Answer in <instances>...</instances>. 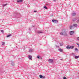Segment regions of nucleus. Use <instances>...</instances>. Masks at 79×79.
Wrapping results in <instances>:
<instances>
[{"instance_id":"f257e3e1","label":"nucleus","mask_w":79,"mask_h":79,"mask_svg":"<svg viewBox=\"0 0 79 79\" xmlns=\"http://www.w3.org/2000/svg\"><path fill=\"white\" fill-rule=\"evenodd\" d=\"M52 22L54 23H57L58 22V21L57 20H54V19L52 20Z\"/></svg>"},{"instance_id":"f03ea898","label":"nucleus","mask_w":79,"mask_h":79,"mask_svg":"<svg viewBox=\"0 0 79 79\" xmlns=\"http://www.w3.org/2000/svg\"><path fill=\"white\" fill-rule=\"evenodd\" d=\"M64 35H65V36H67L68 35L67 34V31H66V30H64V32H63Z\"/></svg>"},{"instance_id":"7ed1b4c3","label":"nucleus","mask_w":79,"mask_h":79,"mask_svg":"<svg viewBox=\"0 0 79 79\" xmlns=\"http://www.w3.org/2000/svg\"><path fill=\"white\" fill-rule=\"evenodd\" d=\"M53 61V59H49L48 62H49V63H52Z\"/></svg>"},{"instance_id":"20e7f679","label":"nucleus","mask_w":79,"mask_h":79,"mask_svg":"<svg viewBox=\"0 0 79 79\" xmlns=\"http://www.w3.org/2000/svg\"><path fill=\"white\" fill-rule=\"evenodd\" d=\"M74 31H70L69 34L70 35H73L74 34Z\"/></svg>"},{"instance_id":"39448f33","label":"nucleus","mask_w":79,"mask_h":79,"mask_svg":"<svg viewBox=\"0 0 79 79\" xmlns=\"http://www.w3.org/2000/svg\"><path fill=\"white\" fill-rule=\"evenodd\" d=\"M39 76L40 78H43V79H44V78H45V77L43 76H42V75H39Z\"/></svg>"},{"instance_id":"423d86ee","label":"nucleus","mask_w":79,"mask_h":79,"mask_svg":"<svg viewBox=\"0 0 79 79\" xmlns=\"http://www.w3.org/2000/svg\"><path fill=\"white\" fill-rule=\"evenodd\" d=\"M37 33L38 34H42V33H43V32L42 31H38L37 32Z\"/></svg>"},{"instance_id":"0eeeda50","label":"nucleus","mask_w":79,"mask_h":79,"mask_svg":"<svg viewBox=\"0 0 79 79\" xmlns=\"http://www.w3.org/2000/svg\"><path fill=\"white\" fill-rule=\"evenodd\" d=\"M28 56H29L28 58H29V60H32V56L29 55Z\"/></svg>"},{"instance_id":"6e6552de","label":"nucleus","mask_w":79,"mask_h":79,"mask_svg":"<svg viewBox=\"0 0 79 79\" xmlns=\"http://www.w3.org/2000/svg\"><path fill=\"white\" fill-rule=\"evenodd\" d=\"M76 15V13H72L71 14V16H75V15Z\"/></svg>"},{"instance_id":"1a4fd4ad","label":"nucleus","mask_w":79,"mask_h":79,"mask_svg":"<svg viewBox=\"0 0 79 79\" xmlns=\"http://www.w3.org/2000/svg\"><path fill=\"white\" fill-rule=\"evenodd\" d=\"M66 48L67 49H70V45H68L66 47Z\"/></svg>"},{"instance_id":"9d476101","label":"nucleus","mask_w":79,"mask_h":79,"mask_svg":"<svg viewBox=\"0 0 79 79\" xmlns=\"http://www.w3.org/2000/svg\"><path fill=\"white\" fill-rule=\"evenodd\" d=\"M73 26H74V27H77V25L76 24H73Z\"/></svg>"},{"instance_id":"9b49d317","label":"nucleus","mask_w":79,"mask_h":79,"mask_svg":"<svg viewBox=\"0 0 79 79\" xmlns=\"http://www.w3.org/2000/svg\"><path fill=\"white\" fill-rule=\"evenodd\" d=\"M17 2L18 3L19 2H23V0H18L17 1Z\"/></svg>"},{"instance_id":"f8f14e48","label":"nucleus","mask_w":79,"mask_h":79,"mask_svg":"<svg viewBox=\"0 0 79 79\" xmlns=\"http://www.w3.org/2000/svg\"><path fill=\"white\" fill-rule=\"evenodd\" d=\"M11 64H12V66H13L15 65V64L13 62L11 61Z\"/></svg>"},{"instance_id":"ddd939ff","label":"nucleus","mask_w":79,"mask_h":79,"mask_svg":"<svg viewBox=\"0 0 79 79\" xmlns=\"http://www.w3.org/2000/svg\"><path fill=\"white\" fill-rule=\"evenodd\" d=\"M75 59H77L78 58H79V56H75Z\"/></svg>"},{"instance_id":"4468645a","label":"nucleus","mask_w":79,"mask_h":79,"mask_svg":"<svg viewBox=\"0 0 79 79\" xmlns=\"http://www.w3.org/2000/svg\"><path fill=\"white\" fill-rule=\"evenodd\" d=\"M32 51H33V49H30L29 50V52H30V53H31V52H32Z\"/></svg>"},{"instance_id":"2eb2a0df","label":"nucleus","mask_w":79,"mask_h":79,"mask_svg":"<svg viewBox=\"0 0 79 79\" xmlns=\"http://www.w3.org/2000/svg\"><path fill=\"white\" fill-rule=\"evenodd\" d=\"M58 50L59 51V52H63V50L61 49H59Z\"/></svg>"},{"instance_id":"dca6fc26","label":"nucleus","mask_w":79,"mask_h":79,"mask_svg":"<svg viewBox=\"0 0 79 79\" xmlns=\"http://www.w3.org/2000/svg\"><path fill=\"white\" fill-rule=\"evenodd\" d=\"M11 34H9V35L7 36V37H10V36H11Z\"/></svg>"},{"instance_id":"f3484780","label":"nucleus","mask_w":79,"mask_h":79,"mask_svg":"<svg viewBox=\"0 0 79 79\" xmlns=\"http://www.w3.org/2000/svg\"><path fill=\"white\" fill-rule=\"evenodd\" d=\"M74 48V46H70V48H71V49H73V48Z\"/></svg>"},{"instance_id":"a211bd4d","label":"nucleus","mask_w":79,"mask_h":79,"mask_svg":"<svg viewBox=\"0 0 79 79\" xmlns=\"http://www.w3.org/2000/svg\"><path fill=\"white\" fill-rule=\"evenodd\" d=\"M7 5H8V4L6 3V4H3V6H6Z\"/></svg>"},{"instance_id":"6ab92c4d","label":"nucleus","mask_w":79,"mask_h":79,"mask_svg":"<svg viewBox=\"0 0 79 79\" xmlns=\"http://www.w3.org/2000/svg\"><path fill=\"white\" fill-rule=\"evenodd\" d=\"M76 20H77V19H76V18H74L73 19V21H75Z\"/></svg>"},{"instance_id":"aec40b11","label":"nucleus","mask_w":79,"mask_h":79,"mask_svg":"<svg viewBox=\"0 0 79 79\" xmlns=\"http://www.w3.org/2000/svg\"><path fill=\"white\" fill-rule=\"evenodd\" d=\"M60 46H63V43H60Z\"/></svg>"},{"instance_id":"412c9836","label":"nucleus","mask_w":79,"mask_h":79,"mask_svg":"<svg viewBox=\"0 0 79 79\" xmlns=\"http://www.w3.org/2000/svg\"><path fill=\"white\" fill-rule=\"evenodd\" d=\"M37 58L38 59H40V56H37Z\"/></svg>"},{"instance_id":"4be33fe9","label":"nucleus","mask_w":79,"mask_h":79,"mask_svg":"<svg viewBox=\"0 0 79 79\" xmlns=\"http://www.w3.org/2000/svg\"><path fill=\"white\" fill-rule=\"evenodd\" d=\"M75 51H77L78 52V49H77V48H75Z\"/></svg>"},{"instance_id":"5701e85b","label":"nucleus","mask_w":79,"mask_h":79,"mask_svg":"<svg viewBox=\"0 0 79 79\" xmlns=\"http://www.w3.org/2000/svg\"><path fill=\"white\" fill-rule=\"evenodd\" d=\"M73 26H70L69 28L70 29H72V28H73Z\"/></svg>"},{"instance_id":"b1692460","label":"nucleus","mask_w":79,"mask_h":79,"mask_svg":"<svg viewBox=\"0 0 79 79\" xmlns=\"http://www.w3.org/2000/svg\"><path fill=\"white\" fill-rule=\"evenodd\" d=\"M60 35H64L63 32V33H62V32L60 33Z\"/></svg>"},{"instance_id":"393cba45","label":"nucleus","mask_w":79,"mask_h":79,"mask_svg":"<svg viewBox=\"0 0 79 79\" xmlns=\"http://www.w3.org/2000/svg\"><path fill=\"white\" fill-rule=\"evenodd\" d=\"M44 8L46 9V10H47V6H44Z\"/></svg>"},{"instance_id":"a878e982","label":"nucleus","mask_w":79,"mask_h":79,"mask_svg":"<svg viewBox=\"0 0 79 79\" xmlns=\"http://www.w3.org/2000/svg\"><path fill=\"white\" fill-rule=\"evenodd\" d=\"M5 44V42H2V45H3Z\"/></svg>"},{"instance_id":"bb28decb","label":"nucleus","mask_w":79,"mask_h":79,"mask_svg":"<svg viewBox=\"0 0 79 79\" xmlns=\"http://www.w3.org/2000/svg\"><path fill=\"white\" fill-rule=\"evenodd\" d=\"M1 32H2V33H4V32L3 31V30H1Z\"/></svg>"},{"instance_id":"cd10ccee","label":"nucleus","mask_w":79,"mask_h":79,"mask_svg":"<svg viewBox=\"0 0 79 79\" xmlns=\"http://www.w3.org/2000/svg\"><path fill=\"white\" fill-rule=\"evenodd\" d=\"M77 21L78 23H79V19H77Z\"/></svg>"},{"instance_id":"c85d7f7f","label":"nucleus","mask_w":79,"mask_h":79,"mask_svg":"<svg viewBox=\"0 0 79 79\" xmlns=\"http://www.w3.org/2000/svg\"><path fill=\"white\" fill-rule=\"evenodd\" d=\"M56 48H59V46L56 45Z\"/></svg>"},{"instance_id":"c756f323","label":"nucleus","mask_w":79,"mask_h":79,"mask_svg":"<svg viewBox=\"0 0 79 79\" xmlns=\"http://www.w3.org/2000/svg\"><path fill=\"white\" fill-rule=\"evenodd\" d=\"M77 45H78V46H79V43H77Z\"/></svg>"},{"instance_id":"7c9ffc66","label":"nucleus","mask_w":79,"mask_h":79,"mask_svg":"<svg viewBox=\"0 0 79 79\" xmlns=\"http://www.w3.org/2000/svg\"><path fill=\"white\" fill-rule=\"evenodd\" d=\"M63 79H66V77H63Z\"/></svg>"},{"instance_id":"2f4dec72","label":"nucleus","mask_w":79,"mask_h":79,"mask_svg":"<svg viewBox=\"0 0 79 79\" xmlns=\"http://www.w3.org/2000/svg\"><path fill=\"white\" fill-rule=\"evenodd\" d=\"M77 40H79V37L77 38Z\"/></svg>"},{"instance_id":"473e14b6","label":"nucleus","mask_w":79,"mask_h":79,"mask_svg":"<svg viewBox=\"0 0 79 79\" xmlns=\"http://www.w3.org/2000/svg\"><path fill=\"white\" fill-rule=\"evenodd\" d=\"M34 12H37V11L36 10H35V11H34Z\"/></svg>"},{"instance_id":"72a5a7b5","label":"nucleus","mask_w":79,"mask_h":79,"mask_svg":"<svg viewBox=\"0 0 79 79\" xmlns=\"http://www.w3.org/2000/svg\"><path fill=\"white\" fill-rule=\"evenodd\" d=\"M54 2H55L56 0H53Z\"/></svg>"},{"instance_id":"f704fd0d","label":"nucleus","mask_w":79,"mask_h":79,"mask_svg":"<svg viewBox=\"0 0 79 79\" xmlns=\"http://www.w3.org/2000/svg\"><path fill=\"white\" fill-rule=\"evenodd\" d=\"M60 60H63V59H60Z\"/></svg>"}]
</instances>
